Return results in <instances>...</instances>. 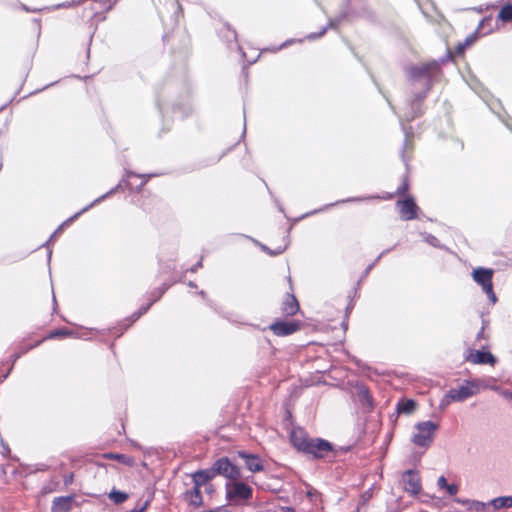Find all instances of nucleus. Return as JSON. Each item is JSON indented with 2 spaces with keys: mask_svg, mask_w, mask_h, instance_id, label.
I'll return each mask as SVG.
<instances>
[{
  "mask_svg": "<svg viewBox=\"0 0 512 512\" xmlns=\"http://www.w3.org/2000/svg\"><path fill=\"white\" fill-rule=\"evenodd\" d=\"M409 184H408V181L406 179H404V181L396 188V190L394 192H398V193H401V192H409Z\"/></svg>",
  "mask_w": 512,
  "mask_h": 512,
  "instance_id": "33",
  "label": "nucleus"
},
{
  "mask_svg": "<svg viewBox=\"0 0 512 512\" xmlns=\"http://www.w3.org/2000/svg\"><path fill=\"white\" fill-rule=\"evenodd\" d=\"M290 439L293 446L298 451L302 452L311 438L306 434L304 430L297 428L291 432Z\"/></svg>",
  "mask_w": 512,
  "mask_h": 512,
  "instance_id": "17",
  "label": "nucleus"
},
{
  "mask_svg": "<svg viewBox=\"0 0 512 512\" xmlns=\"http://www.w3.org/2000/svg\"><path fill=\"white\" fill-rule=\"evenodd\" d=\"M400 215L404 220H412L417 216L418 206L412 198H406L397 202Z\"/></svg>",
  "mask_w": 512,
  "mask_h": 512,
  "instance_id": "13",
  "label": "nucleus"
},
{
  "mask_svg": "<svg viewBox=\"0 0 512 512\" xmlns=\"http://www.w3.org/2000/svg\"><path fill=\"white\" fill-rule=\"evenodd\" d=\"M411 441L418 447L428 448L433 443L439 425L432 421L418 422L414 426Z\"/></svg>",
  "mask_w": 512,
  "mask_h": 512,
  "instance_id": "2",
  "label": "nucleus"
},
{
  "mask_svg": "<svg viewBox=\"0 0 512 512\" xmlns=\"http://www.w3.org/2000/svg\"><path fill=\"white\" fill-rule=\"evenodd\" d=\"M393 194H387V197H381V199H391Z\"/></svg>",
  "mask_w": 512,
  "mask_h": 512,
  "instance_id": "51",
  "label": "nucleus"
},
{
  "mask_svg": "<svg viewBox=\"0 0 512 512\" xmlns=\"http://www.w3.org/2000/svg\"><path fill=\"white\" fill-rule=\"evenodd\" d=\"M184 500L189 506L199 508L203 504L201 489L193 486L190 490H187L184 493Z\"/></svg>",
  "mask_w": 512,
  "mask_h": 512,
  "instance_id": "19",
  "label": "nucleus"
},
{
  "mask_svg": "<svg viewBox=\"0 0 512 512\" xmlns=\"http://www.w3.org/2000/svg\"><path fill=\"white\" fill-rule=\"evenodd\" d=\"M350 0H345V4L339 14L334 18H329L328 23L326 26H324L319 32L315 33H309L306 35L305 39L309 41H314L316 39H319L323 37L328 29L337 30L339 25L347 19L348 17V6H349Z\"/></svg>",
  "mask_w": 512,
  "mask_h": 512,
  "instance_id": "7",
  "label": "nucleus"
},
{
  "mask_svg": "<svg viewBox=\"0 0 512 512\" xmlns=\"http://www.w3.org/2000/svg\"><path fill=\"white\" fill-rule=\"evenodd\" d=\"M299 310V303L294 295L287 294L285 300L282 303L281 311L286 316H293Z\"/></svg>",
  "mask_w": 512,
  "mask_h": 512,
  "instance_id": "22",
  "label": "nucleus"
},
{
  "mask_svg": "<svg viewBox=\"0 0 512 512\" xmlns=\"http://www.w3.org/2000/svg\"><path fill=\"white\" fill-rule=\"evenodd\" d=\"M210 469L213 472L214 477L222 475L231 480H237L241 477L240 469L227 457H223L215 461Z\"/></svg>",
  "mask_w": 512,
  "mask_h": 512,
  "instance_id": "6",
  "label": "nucleus"
},
{
  "mask_svg": "<svg viewBox=\"0 0 512 512\" xmlns=\"http://www.w3.org/2000/svg\"><path fill=\"white\" fill-rule=\"evenodd\" d=\"M157 107L159 109V112L160 114L164 117L165 116V113H166V108L165 106L161 103L160 100H157Z\"/></svg>",
  "mask_w": 512,
  "mask_h": 512,
  "instance_id": "39",
  "label": "nucleus"
},
{
  "mask_svg": "<svg viewBox=\"0 0 512 512\" xmlns=\"http://www.w3.org/2000/svg\"><path fill=\"white\" fill-rule=\"evenodd\" d=\"M203 488H204V491L207 494H212L215 491L214 486L211 483H209L208 485L204 486Z\"/></svg>",
  "mask_w": 512,
  "mask_h": 512,
  "instance_id": "41",
  "label": "nucleus"
},
{
  "mask_svg": "<svg viewBox=\"0 0 512 512\" xmlns=\"http://www.w3.org/2000/svg\"><path fill=\"white\" fill-rule=\"evenodd\" d=\"M445 489L450 496L456 495L459 490L456 484H448Z\"/></svg>",
  "mask_w": 512,
  "mask_h": 512,
  "instance_id": "34",
  "label": "nucleus"
},
{
  "mask_svg": "<svg viewBox=\"0 0 512 512\" xmlns=\"http://www.w3.org/2000/svg\"><path fill=\"white\" fill-rule=\"evenodd\" d=\"M423 235V239L426 243H428L429 245L433 246V247H436V248H440L441 245H440V241L432 234H428V233H424L422 234Z\"/></svg>",
  "mask_w": 512,
  "mask_h": 512,
  "instance_id": "32",
  "label": "nucleus"
},
{
  "mask_svg": "<svg viewBox=\"0 0 512 512\" xmlns=\"http://www.w3.org/2000/svg\"><path fill=\"white\" fill-rule=\"evenodd\" d=\"M483 336V329L478 333L477 337L480 338Z\"/></svg>",
  "mask_w": 512,
  "mask_h": 512,
  "instance_id": "53",
  "label": "nucleus"
},
{
  "mask_svg": "<svg viewBox=\"0 0 512 512\" xmlns=\"http://www.w3.org/2000/svg\"><path fill=\"white\" fill-rule=\"evenodd\" d=\"M333 450L332 444L324 439L311 438L305 446L303 453L311 455L313 458H324Z\"/></svg>",
  "mask_w": 512,
  "mask_h": 512,
  "instance_id": "9",
  "label": "nucleus"
},
{
  "mask_svg": "<svg viewBox=\"0 0 512 512\" xmlns=\"http://www.w3.org/2000/svg\"><path fill=\"white\" fill-rule=\"evenodd\" d=\"M207 512H227L225 509L223 508H216V509H213V510H210V511H207Z\"/></svg>",
  "mask_w": 512,
  "mask_h": 512,
  "instance_id": "47",
  "label": "nucleus"
},
{
  "mask_svg": "<svg viewBox=\"0 0 512 512\" xmlns=\"http://www.w3.org/2000/svg\"><path fill=\"white\" fill-rule=\"evenodd\" d=\"M452 402V400L450 399V397H448V393L444 396V398L441 400L440 402V407L441 408H445L446 406H448L450 403Z\"/></svg>",
  "mask_w": 512,
  "mask_h": 512,
  "instance_id": "38",
  "label": "nucleus"
},
{
  "mask_svg": "<svg viewBox=\"0 0 512 512\" xmlns=\"http://www.w3.org/2000/svg\"><path fill=\"white\" fill-rule=\"evenodd\" d=\"M39 343H40V342H36V344L31 345V348L37 347V345H39Z\"/></svg>",
  "mask_w": 512,
  "mask_h": 512,
  "instance_id": "58",
  "label": "nucleus"
},
{
  "mask_svg": "<svg viewBox=\"0 0 512 512\" xmlns=\"http://www.w3.org/2000/svg\"><path fill=\"white\" fill-rule=\"evenodd\" d=\"M225 27L227 28V35L225 36L226 41L228 43L234 42L237 45V47L240 48V46L238 45V42H237L236 30L232 29L229 24H225Z\"/></svg>",
  "mask_w": 512,
  "mask_h": 512,
  "instance_id": "31",
  "label": "nucleus"
},
{
  "mask_svg": "<svg viewBox=\"0 0 512 512\" xmlns=\"http://www.w3.org/2000/svg\"><path fill=\"white\" fill-rule=\"evenodd\" d=\"M399 120H400V124H401V127H402V131L404 133V141H403V144H402V148H401V158H402V161L403 163L408 166V156L406 154V150L408 149H412V143H410V138L413 137V128L412 126H405L403 124V118L402 117H399Z\"/></svg>",
  "mask_w": 512,
  "mask_h": 512,
  "instance_id": "14",
  "label": "nucleus"
},
{
  "mask_svg": "<svg viewBox=\"0 0 512 512\" xmlns=\"http://www.w3.org/2000/svg\"><path fill=\"white\" fill-rule=\"evenodd\" d=\"M153 174H136L134 172H126L125 176L118 182L115 187L110 188L107 192H140L148 179Z\"/></svg>",
  "mask_w": 512,
  "mask_h": 512,
  "instance_id": "3",
  "label": "nucleus"
},
{
  "mask_svg": "<svg viewBox=\"0 0 512 512\" xmlns=\"http://www.w3.org/2000/svg\"><path fill=\"white\" fill-rule=\"evenodd\" d=\"M491 31H492V29H491V28H490V29H488V31L486 32V34L490 33ZM483 35H485V33H484Z\"/></svg>",
  "mask_w": 512,
  "mask_h": 512,
  "instance_id": "59",
  "label": "nucleus"
},
{
  "mask_svg": "<svg viewBox=\"0 0 512 512\" xmlns=\"http://www.w3.org/2000/svg\"><path fill=\"white\" fill-rule=\"evenodd\" d=\"M53 85H54V83H50V84L46 85V86L44 87V89H45V88H48V87H50V86H53Z\"/></svg>",
  "mask_w": 512,
  "mask_h": 512,
  "instance_id": "54",
  "label": "nucleus"
},
{
  "mask_svg": "<svg viewBox=\"0 0 512 512\" xmlns=\"http://www.w3.org/2000/svg\"><path fill=\"white\" fill-rule=\"evenodd\" d=\"M490 21H491V19L488 17L483 18L480 21L477 29L473 33H471L469 36H467L463 42H459L457 44V46L455 47L454 53L457 56L463 55L465 53L466 49L468 47H470L471 45H473L479 39V37L481 36L480 30L484 27V24L486 22H490Z\"/></svg>",
  "mask_w": 512,
  "mask_h": 512,
  "instance_id": "11",
  "label": "nucleus"
},
{
  "mask_svg": "<svg viewBox=\"0 0 512 512\" xmlns=\"http://www.w3.org/2000/svg\"><path fill=\"white\" fill-rule=\"evenodd\" d=\"M437 485L440 489H445L448 485L446 478L444 476L439 477Z\"/></svg>",
  "mask_w": 512,
  "mask_h": 512,
  "instance_id": "37",
  "label": "nucleus"
},
{
  "mask_svg": "<svg viewBox=\"0 0 512 512\" xmlns=\"http://www.w3.org/2000/svg\"><path fill=\"white\" fill-rule=\"evenodd\" d=\"M239 456L244 459L245 466L250 472L256 473L264 469L263 462L259 456L243 452L239 453Z\"/></svg>",
  "mask_w": 512,
  "mask_h": 512,
  "instance_id": "18",
  "label": "nucleus"
},
{
  "mask_svg": "<svg viewBox=\"0 0 512 512\" xmlns=\"http://www.w3.org/2000/svg\"><path fill=\"white\" fill-rule=\"evenodd\" d=\"M287 247V244H284V246L278 247L275 251L271 252L272 255H277L282 253Z\"/></svg>",
  "mask_w": 512,
  "mask_h": 512,
  "instance_id": "42",
  "label": "nucleus"
},
{
  "mask_svg": "<svg viewBox=\"0 0 512 512\" xmlns=\"http://www.w3.org/2000/svg\"><path fill=\"white\" fill-rule=\"evenodd\" d=\"M22 9L26 12H36V11H40L41 9H30L27 5L25 4H22L21 5Z\"/></svg>",
  "mask_w": 512,
  "mask_h": 512,
  "instance_id": "45",
  "label": "nucleus"
},
{
  "mask_svg": "<svg viewBox=\"0 0 512 512\" xmlns=\"http://www.w3.org/2000/svg\"><path fill=\"white\" fill-rule=\"evenodd\" d=\"M193 486L202 489L204 486L208 485L210 481L214 478L213 472L211 469H203L198 470L191 474Z\"/></svg>",
  "mask_w": 512,
  "mask_h": 512,
  "instance_id": "15",
  "label": "nucleus"
},
{
  "mask_svg": "<svg viewBox=\"0 0 512 512\" xmlns=\"http://www.w3.org/2000/svg\"><path fill=\"white\" fill-rule=\"evenodd\" d=\"M189 286H190V287H196V285H195L193 282H190V283H189Z\"/></svg>",
  "mask_w": 512,
  "mask_h": 512,
  "instance_id": "55",
  "label": "nucleus"
},
{
  "mask_svg": "<svg viewBox=\"0 0 512 512\" xmlns=\"http://www.w3.org/2000/svg\"><path fill=\"white\" fill-rule=\"evenodd\" d=\"M202 266V263L201 261H199L196 265H194L192 268H191V271L192 272H196V270Z\"/></svg>",
  "mask_w": 512,
  "mask_h": 512,
  "instance_id": "46",
  "label": "nucleus"
},
{
  "mask_svg": "<svg viewBox=\"0 0 512 512\" xmlns=\"http://www.w3.org/2000/svg\"><path fill=\"white\" fill-rule=\"evenodd\" d=\"M128 494L116 489H112L109 493V499L113 501L115 504H121L128 499Z\"/></svg>",
  "mask_w": 512,
  "mask_h": 512,
  "instance_id": "30",
  "label": "nucleus"
},
{
  "mask_svg": "<svg viewBox=\"0 0 512 512\" xmlns=\"http://www.w3.org/2000/svg\"><path fill=\"white\" fill-rule=\"evenodd\" d=\"M252 488L243 482H231L226 485V497L230 503L240 505L252 498Z\"/></svg>",
  "mask_w": 512,
  "mask_h": 512,
  "instance_id": "4",
  "label": "nucleus"
},
{
  "mask_svg": "<svg viewBox=\"0 0 512 512\" xmlns=\"http://www.w3.org/2000/svg\"><path fill=\"white\" fill-rule=\"evenodd\" d=\"M316 494H317V491H315V490H313V491H312V490H310V491H308V493H307L308 497H310V498H312V497H313L314 495H316Z\"/></svg>",
  "mask_w": 512,
  "mask_h": 512,
  "instance_id": "48",
  "label": "nucleus"
},
{
  "mask_svg": "<svg viewBox=\"0 0 512 512\" xmlns=\"http://www.w3.org/2000/svg\"><path fill=\"white\" fill-rule=\"evenodd\" d=\"M172 111L175 114H179L180 117L183 119L192 113V107L188 99L186 98L185 100H182L180 102L173 103Z\"/></svg>",
  "mask_w": 512,
  "mask_h": 512,
  "instance_id": "24",
  "label": "nucleus"
},
{
  "mask_svg": "<svg viewBox=\"0 0 512 512\" xmlns=\"http://www.w3.org/2000/svg\"><path fill=\"white\" fill-rule=\"evenodd\" d=\"M502 396L505 397L506 399H512V391H509V390H503L501 392Z\"/></svg>",
  "mask_w": 512,
  "mask_h": 512,
  "instance_id": "44",
  "label": "nucleus"
},
{
  "mask_svg": "<svg viewBox=\"0 0 512 512\" xmlns=\"http://www.w3.org/2000/svg\"><path fill=\"white\" fill-rule=\"evenodd\" d=\"M300 328L298 321H276L270 325V330L277 336H288Z\"/></svg>",
  "mask_w": 512,
  "mask_h": 512,
  "instance_id": "12",
  "label": "nucleus"
},
{
  "mask_svg": "<svg viewBox=\"0 0 512 512\" xmlns=\"http://www.w3.org/2000/svg\"><path fill=\"white\" fill-rule=\"evenodd\" d=\"M494 510L512 508V496H501L489 501Z\"/></svg>",
  "mask_w": 512,
  "mask_h": 512,
  "instance_id": "25",
  "label": "nucleus"
},
{
  "mask_svg": "<svg viewBox=\"0 0 512 512\" xmlns=\"http://www.w3.org/2000/svg\"><path fill=\"white\" fill-rule=\"evenodd\" d=\"M245 134H246V122L244 121V129H243L241 137L244 138Z\"/></svg>",
  "mask_w": 512,
  "mask_h": 512,
  "instance_id": "49",
  "label": "nucleus"
},
{
  "mask_svg": "<svg viewBox=\"0 0 512 512\" xmlns=\"http://www.w3.org/2000/svg\"><path fill=\"white\" fill-rule=\"evenodd\" d=\"M498 19L504 23L512 21V3L505 4L497 15Z\"/></svg>",
  "mask_w": 512,
  "mask_h": 512,
  "instance_id": "29",
  "label": "nucleus"
},
{
  "mask_svg": "<svg viewBox=\"0 0 512 512\" xmlns=\"http://www.w3.org/2000/svg\"><path fill=\"white\" fill-rule=\"evenodd\" d=\"M3 108H4V106H2V107L0 108V111H1V110H3Z\"/></svg>",
  "mask_w": 512,
  "mask_h": 512,
  "instance_id": "60",
  "label": "nucleus"
},
{
  "mask_svg": "<svg viewBox=\"0 0 512 512\" xmlns=\"http://www.w3.org/2000/svg\"><path fill=\"white\" fill-rule=\"evenodd\" d=\"M39 343H40V342H36V344L31 345V348L37 347V345H39Z\"/></svg>",
  "mask_w": 512,
  "mask_h": 512,
  "instance_id": "56",
  "label": "nucleus"
},
{
  "mask_svg": "<svg viewBox=\"0 0 512 512\" xmlns=\"http://www.w3.org/2000/svg\"><path fill=\"white\" fill-rule=\"evenodd\" d=\"M492 277V269L477 268L473 271L474 281L482 286L483 291L487 294L492 303H495L496 295L493 292Z\"/></svg>",
  "mask_w": 512,
  "mask_h": 512,
  "instance_id": "8",
  "label": "nucleus"
},
{
  "mask_svg": "<svg viewBox=\"0 0 512 512\" xmlns=\"http://www.w3.org/2000/svg\"><path fill=\"white\" fill-rule=\"evenodd\" d=\"M150 305H151V304H149V305H148V306H146V307H142V308H140V309H139V312H138V313H137V315H136V319H137V318H139V317H140L141 315H143L144 313H146V312H147V310L149 309Z\"/></svg>",
  "mask_w": 512,
  "mask_h": 512,
  "instance_id": "43",
  "label": "nucleus"
},
{
  "mask_svg": "<svg viewBox=\"0 0 512 512\" xmlns=\"http://www.w3.org/2000/svg\"><path fill=\"white\" fill-rule=\"evenodd\" d=\"M39 343H40V342H36V344L31 345V348L37 347V345H39Z\"/></svg>",
  "mask_w": 512,
  "mask_h": 512,
  "instance_id": "57",
  "label": "nucleus"
},
{
  "mask_svg": "<svg viewBox=\"0 0 512 512\" xmlns=\"http://www.w3.org/2000/svg\"><path fill=\"white\" fill-rule=\"evenodd\" d=\"M108 459L116 460L128 467H132L135 464L134 458L125 454L110 453L107 454Z\"/></svg>",
  "mask_w": 512,
  "mask_h": 512,
  "instance_id": "27",
  "label": "nucleus"
},
{
  "mask_svg": "<svg viewBox=\"0 0 512 512\" xmlns=\"http://www.w3.org/2000/svg\"><path fill=\"white\" fill-rule=\"evenodd\" d=\"M295 42H298V43H302L303 42V39H289V40H286L284 43H282L280 45V47L277 49V50H280L282 48H285L287 47L288 45L292 44V43H295Z\"/></svg>",
  "mask_w": 512,
  "mask_h": 512,
  "instance_id": "36",
  "label": "nucleus"
},
{
  "mask_svg": "<svg viewBox=\"0 0 512 512\" xmlns=\"http://www.w3.org/2000/svg\"><path fill=\"white\" fill-rule=\"evenodd\" d=\"M404 490L411 495H417L420 493L422 486L419 473L415 470H408L403 474L402 477Z\"/></svg>",
  "mask_w": 512,
  "mask_h": 512,
  "instance_id": "10",
  "label": "nucleus"
},
{
  "mask_svg": "<svg viewBox=\"0 0 512 512\" xmlns=\"http://www.w3.org/2000/svg\"><path fill=\"white\" fill-rule=\"evenodd\" d=\"M490 110L499 118V120L510 130L512 133V118L507 114H501L500 110H503L502 104L499 100L493 101L488 104Z\"/></svg>",
  "mask_w": 512,
  "mask_h": 512,
  "instance_id": "21",
  "label": "nucleus"
},
{
  "mask_svg": "<svg viewBox=\"0 0 512 512\" xmlns=\"http://www.w3.org/2000/svg\"><path fill=\"white\" fill-rule=\"evenodd\" d=\"M72 496L57 497L53 500L51 512H70L73 506Z\"/></svg>",
  "mask_w": 512,
  "mask_h": 512,
  "instance_id": "20",
  "label": "nucleus"
},
{
  "mask_svg": "<svg viewBox=\"0 0 512 512\" xmlns=\"http://www.w3.org/2000/svg\"><path fill=\"white\" fill-rule=\"evenodd\" d=\"M451 59V53L448 50L446 56L439 59H433L427 62L411 64L405 67V74L410 85L423 82L422 90L413 93L408 101L409 109L405 113V120L411 122L424 113L423 102L429 91L432 89L435 81L442 73V65Z\"/></svg>",
  "mask_w": 512,
  "mask_h": 512,
  "instance_id": "1",
  "label": "nucleus"
},
{
  "mask_svg": "<svg viewBox=\"0 0 512 512\" xmlns=\"http://www.w3.org/2000/svg\"><path fill=\"white\" fill-rule=\"evenodd\" d=\"M355 200H359L358 198H348L347 200H344L343 202H347V201H355Z\"/></svg>",
  "mask_w": 512,
  "mask_h": 512,
  "instance_id": "52",
  "label": "nucleus"
},
{
  "mask_svg": "<svg viewBox=\"0 0 512 512\" xmlns=\"http://www.w3.org/2000/svg\"><path fill=\"white\" fill-rule=\"evenodd\" d=\"M480 380L465 381L457 388H452L448 391V397L453 402H462L480 391Z\"/></svg>",
  "mask_w": 512,
  "mask_h": 512,
  "instance_id": "5",
  "label": "nucleus"
},
{
  "mask_svg": "<svg viewBox=\"0 0 512 512\" xmlns=\"http://www.w3.org/2000/svg\"><path fill=\"white\" fill-rule=\"evenodd\" d=\"M462 504H465L467 505L468 509L471 510V511H475V512H484L485 509L488 507V506H491L488 503H484V502H481V501H478V500H466V501H460Z\"/></svg>",
  "mask_w": 512,
  "mask_h": 512,
  "instance_id": "28",
  "label": "nucleus"
},
{
  "mask_svg": "<svg viewBox=\"0 0 512 512\" xmlns=\"http://www.w3.org/2000/svg\"><path fill=\"white\" fill-rule=\"evenodd\" d=\"M105 198V195H102L101 197L97 198L96 200H94L93 202H91L88 206L84 207L82 210H80L79 212L75 213L73 216H71L70 218H68L66 221H64L59 227L58 229L53 233V235L50 237L49 241H52L53 238L58 234L60 233V231L62 230V228L64 226H67L69 224H71L75 219H77L82 213L86 212L88 209H90L91 207H93L95 204H98L100 203L103 199Z\"/></svg>",
  "mask_w": 512,
  "mask_h": 512,
  "instance_id": "23",
  "label": "nucleus"
},
{
  "mask_svg": "<svg viewBox=\"0 0 512 512\" xmlns=\"http://www.w3.org/2000/svg\"><path fill=\"white\" fill-rule=\"evenodd\" d=\"M388 104H389V106H390L391 110L395 113V108H394V106L392 105V103H391L390 101H388Z\"/></svg>",
  "mask_w": 512,
  "mask_h": 512,
  "instance_id": "50",
  "label": "nucleus"
},
{
  "mask_svg": "<svg viewBox=\"0 0 512 512\" xmlns=\"http://www.w3.org/2000/svg\"><path fill=\"white\" fill-rule=\"evenodd\" d=\"M1 445H2V448H3V455H9L10 454V448L9 446L3 441L1 440Z\"/></svg>",
  "mask_w": 512,
  "mask_h": 512,
  "instance_id": "40",
  "label": "nucleus"
},
{
  "mask_svg": "<svg viewBox=\"0 0 512 512\" xmlns=\"http://www.w3.org/2000/svg\"><path fill=\"white\" fill-rule=\"evenodd\" d=\"M466 360L473 364L493 365L496 362L495 357L490 352H483L480 350L471 351Z\"/></svg>",
  "mask_w": 512,
  "mask_h": 512,
  "instance_id": "16",
  "label": "nucleus"
},
{
  "mask_svg": "<svg viewBox=\"0 0 512 512\" xmlns=\"http://www.w3.org/2000/svg\"><path fill=\"white\" fill-rule=\"evenodd\" d=\"M416 408V402L412 399L402 400L397 405V411L402 414H410Z\"/></svg>",
  "mask_w": 512,
  "mask_h": 512,
  "instance_id": "26",
  "label": "nucleus"
},
{
  "mask_svg": "<svg viewBox=\"0 0 512 512\" xmlns=\"http://www.w3.org/2000/svg\"><path fill=\"white\" fill-rule=\"evenodd\" d=\"M69 334L70 333L66 330H56V331L51 332L49 337L50 338L62 337V336H67Z\"/></svg>",
  "mask_w": 512,
  "mask_h": 512,
  "instance_id": "35",
  "label": "nucleus"
}]
</instances>
